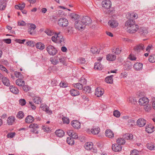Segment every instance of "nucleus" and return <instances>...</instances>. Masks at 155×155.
<instances>
[{"label":"nucleus","mask_w":155,"mask_h":155,"mask_svg":"<svg viewBox=\"0 0 155 155\" xmlns=\"http://www.w3.org/2000/svg\"><path fill=\"white\" fill-rule=\"evenodd\" d=\"M125 26L127 27V31L130 33L136 32L139 29V26L135 23V21L131 19L127 21L125 23Z\"/></svg>","instance_id":"f257e3e1"},{"label":"nucleus","mask_w":155,"mask_h":155,"mask_svg":"<svg viewBox=\"0 0 155 155\" xmlns=\"http://www.w3.org/2000/svg\"><path fill=\"white\" fill-rule=\"evenodd\" d=\"M51 40L55 43L61 44L64 45L65 43V39L60 32H55L54 36L51 37Z\"/></svg>","instance_id":"f03ea898"},{"label":"nucleus","mask_w":155,"mask_h":155,"mask_svg":"<svg viewBox=\"0 0 155 155\" xmlns=\"http://www.w3.org/2000/svg\"><path fill=\"white\" fill-rule=\"evenodd\" d=\"M48 54L50 55L54 56L58 52L56 48L51 45H48L46 48Z\"/></svg>","instance_id":"7ed1b4c3"},{"label":"nucleus","mask_w":155,"mask_h":155,"mask_svg":"<svg viewBox=\"0 0 155 155\" xmlns=\"http://www.w3.org/2000/svg\"><path fill=\"white\" fill-rule=\"evenodd\" d=\"M58 24L60 26L64 27L68 26V22L66 19L64 18H61L58 20Z\"/></svg>","instance_id":"20e7f679"},{"label":"nucleus","mask_w":155,"mask_h":155,"mask_svg":"<svg viewBox=\"0 0 155 155\" xmlns=\"http://www.w3.org/2000/svg\"><path fill=\"white\" fill-rule=\"evenodd\" d=\"M75 26L76 28L78 30L84 29L85 28V25L83 24L81 20H77L76 21L75 23Z\"/></svg>","instance_id":"39448f33"},{"label":"nucleus","mask_w":155,"mask_h":155,"mask_svg":"<svg viewBox=\"0 0 155 155\" xmlns=\"http://www.w3.org/2000/svg\"><path fill=\"white\" fill-rule=\"evenodd\" d=\"M81 20L83 24L85 25V27L86 25H89L92 23L91 18L87 16L83 17Z\"/></svg>","instance_id":"423d86ee"},{"label":"nucleus","mask_w":155,"mask_h":155,"mask_svg":"<svg viewBox=\"0 0 155 155\" xmlns=\"http://www.w3.org/2000/svg\"><path fill=\"white\" fill-rule=\"evenodd\" d=\"M101 5L103 7L108 10L111 6V3L109 0H104L102 2Z\"/></svg>","instance_id":"0eeeda50"},{"label":"nucleus","mask_w":155,"mask_h":155,"mask_svg":"<svg viewBox=\"0 0 155 155\" xmlns=\"http://www.w3.org/2000/svg\"><path fill=\"white\" fill-rule=\"evenodd\" d=\"M145 49V46L143 44H138L134 48V50L136 52L138 53L142 51H143Z\"/></svg>","instance_id":"6e6552de"},{"label":"nucleus","mask_w":155,"mask_h":155,"mask_svg":"<svg viewBox=\"0 0 155 155\" xmlns=\"http://www.w3.org/2000/svg\"><path fill=\"white\" fill-rule=\"evenodd\" d=\"M27 25L28 26V32L30 35H32L34 32V30L36 28V26L35 25L31 23H28Z\"/></svg>","instance_id":"1a4fd4ad"},{"label":"nucleus","mask_w":155,"mask_h":155,"mask_svg":"<svg viewBox=\"0 0 155 155\" xmlns=\"http://www.w3.org/2000/svg\"><path fill=\"white\" fill-rule=\"evenodd\" d=\"M29 127L33 129V130L32 131L34 133L36 134H38V129L39 128L38 125L35 123L31 124L29 125Z\"/></svg>","instance_id":"9d476101"},{"label":"nucleus","mask_w":155,"mask_h":155,"mask_svg":"<svg viewBox=\"0 0 155 155\" xmlns=\"http://www.w3.org/2000/svg\"><path fill=\"white\" fill-rule=\"evenodd\" d=\"M40 107L43 110L45 111L49 114L52 113V111L49 110V107L45 104H41L40 105Z\"/></svg>","instance_id":"9b49d317"},{"label":"nucleus","mask_w":155,"mask_h":155,"mask_svg":"<svg viewBox=\"0 0 155 155\" xmlns=\"http://www.w3.org/2000/svg\"><path fill=\"white\" fill-rule=\"evenodd\" d=\"M104 92V90L101 87H98L95 90V94L97 97H99L103 95Z\"/></svg>","instance_id":"f8f14e48"},{"label":"nucleus","mask_w":155,"mask_h":155,"mask_svg":"<svg viewBox=\"0 0 155 155\" xmlns=\"http://www.w3.org/2000/svg\"><path fill=\"white\" fill-rule=\"evenodd\" d=\"M112 149L115 152H118L121 151L122 149V147L121 145L117 144H113L112 145Z\"/></svg>","instance_id":"ddd939ff"},{"label":"nucleus","mask_w":155,"mask_h":155,"mask_svg":"<svg viewBox=\"0 0 155 155\" xmlns=\"http://www.w3.org/2000/svg\"><path fill=\"white\" fill-rule=\"evenodd\" d=\"M137 125L139 127H143L146 123V121L142 118L139 119L137 121Z\"/></svg>","instance_id":"4468645a"},{"label":"nucleus","mask_w":155,"mask_h":155,"mask_svg":"<svg viewBox=\"0 0 155 155\" xmlns=\"http://www.w3.org/2000/svg\"><path fill=\"white\" fill-rule=\"evenodd\" d=\"M148 100L146 97H143L140 98L139 101V103L141 105H145L148 103Z\"/></svg>","instance_id":"2eb2a0df"},{"label":"nucleus","mask_w":155,"mask_h":155,"mask_svg":"<svg viewBox=\"0 0 155 155\" xmlns=\"http://www.w3.org/2000/svg\"><path fill=\"white\" fill-rule=\"evenodd\" d=\"M109 25L112 28H115L117 27L118 23L117 21L114 20H110L108 22Z\"/></svg>","instance_id":"dca6fc26"},{"label":"nucleus","mask_w":155,"mask_h":155,"mask_svg":"<svg viewBox=\"0 0 155 155\" xmlns=\"http://www.w3.org/2000/svg\"><path fill=\"white\" fill-rule=\"evenodd\" d=\"M71 125L73 127L76 129H79L81 127L80 123L76 120L72 121L71 122Z\"/></svg>","instance_id":"f3484780"},{"label":"nucleus","mask_w":155,"mask_h":155,"mask_svg":"<svg viewBox=\"0 0 155 155\" xmlns=\"http://www.w3.org/2000/svg\"><path fill=\"white\" fill-rule=\"evenodd\" d=\"M139 32L143 35H146L148 34V31L147 28L144 27H140L139 29Z\"/></svg>","instance_id":"a211bd4d"},{"label":"nucleus","mask_w":155,"mask_h":155,"mask_svg":"<svg viewBox=\"0 0 155 155\" xmlns=\"http://www.w3.org/2000/svg\"><path fill=\"white\" fill-rule=\"evenodd\" d=\"M154 127L151 124H149L146 126V131L149 133H151L154 131Z\"/></svg>","instance_id":"6ab92c4d"},{"label":"nucleus","mask_w":155,"mask_h":155,"mask_svg":"<svg viewBox=\"0 0 155 155\" xmlns=\"http://www.w3.org/2000/svg\"><path fill=\"white\" fill-rule=\"evenodd\" d=\"M105 134L106 137L110 138H113L114 136V134L113 131L110 130H106Z\"/></svg>","instance_id":"aec40b11"},{"label":"nucleus","mask_w":155,"mask_h":155,"mask_svg":"<svg viewBox=\"0 0 155 155\" xmlns=\"http://www.w3.org/2000/svg\"><path fill=\"white\" fill-rule=\"evenodd\" d=\"M23 78H18L15 81L16 84L19 87H22L25 84V82L22 79Z\"/></svg>","instance_id":"412c9836"},{"label":"nucleus","mask_w":155,"mask_h":155,"mask_svg":"<svg viewBox=\"0 0 155 155\" xmlns=\"http://www.w3.org/2000/svg\"><path fill=\"white\" fill-rule=\"evenodd\" d=\"M143 64L141 63H136L134 66V68L135 70L139 71L142 70L143 68Z\"/></svg>","instance_id":"4be33fe9"},{"label":"nucleus","mask_w":155,"mask_h":155,"mask_svg":"<svg viewBox=\"0 0 155 155\" xmlns=\"http://www.w3.org/2000/svg\"><path fill=\"white\" fill-rule=\"evenodd\" d=\"M15 118L14 116H10L8 117L7 123L9 125H12L15 121Z\"/></svg>","instance_id":"5701e85b"},{"label":"nucleus","mask_w":155,"mask_h":155,"mask_svg":"<svg viewBox=\"0 0 155 155\" xmlns=\"http://www.w3.org/2000/svg\"><path fill=\"white\" fill-rule=\"evenodd\" d=\"M55 133L56 135L59 137H62L64 135V131L60 129L56 130Z\"/></svg>","instance_id":"b1692460"},{"label":"nucleus","mask_w":155,"mask_h":155,"mask_svg":"<svg viewBox=\"0 0 155 155\" xmlns=\"http://www.w3.org/2000/svg\"><path fill=\"white\" fill-rule=\"evenodd\" d=\"M93 144L92 142H88L86 143L84 145V147L87 150H90L93 148Z\"/></svg>","instance_id":"393cba45"},{"label":"nucleus","mask_w":155,"mask_h":155,"mask_svg":"<svg viewBox=\"0 0 155 155\" xmlns=\"http://www.w3.org/2000/svg\"><path fill=\"white\" fill-rule=\"evenodd\" d=\"M34 120V118L31 115H28L27 117L25 120L26 123H31Z\"/></svg>","instance_id":"a878e982"},{"label":"nucleus","mask_w":155,"mask_h":155,"mask_svg":"<svg viewBox=\"0 0 155 155\" xmlns=\"http://www.w3.org/2000/svg\"><path fill=\"white\" fill-rule=\"evenodd\" d=\"M10 89L11 91L15 94H18L19 92V90L18 89L13 86H11L10 87Z\"/></svg>","instance_id":"bb28decb"},{"label":"nucleus","mask_w":155,"mask_h":155,"mask_svg":"<svg viewBox=\"0 0 155 155\" xmlns=\"http://www.w3.org/2000/svg\"><path fill=\"white\" fill-rule=\"evenodd\" d=\"M106 59L109 61H113L116 59V56L114 54H109L106 56Z\"/></svg>","instance_id":"cd10ccee"},{"label":"nucleus","mask_w":155,"mask_h":155,"mask_svg":"<svg viewBox=\"0 0 155 155\" xmlns=\"http://www.w3.org/2000/svg\"><path fill=\"white\" fill-rule=\"evenodd\" d=\"M33 100L34 102L36 104H39L41 103L42 100L39 97L35 96L33 97Z\"/></svg>","instance_id":"c85d7f7f"},{"label":"nucleus","mask_w":155,"mask_h":155,"mask_svg":"<svg viewBox=\"0 0 155 155\" xmlns=\"http://www.w3.org/2000/svg\"><path fill=\"white\" fill-rule=\"evenodd\" d=\"M2 81L3 83L5 85L7 86H9L10 85L9 80L6 77H5L4 78H3Z\"/></svg>","instance_id":"c756f323"},{"label":"nucleus","mask_w":155,"mask_h":155,"mask_svg":"<svg viewBox=\"0 0 155 155\" xmlns=\"http://www.w3.org/2000/svg\"><path fill=\"white\" fill-rule=\"evenodd\" d=\"M103 68V65L99 62L95 63L94 64V68L96 70H101Z\"/></svg>","instance_id":"7c9ffc66"},{"label":"nucleus","mask_w":155,"mask_h":155,"mask_svg":"<svg viewBox=\"0 0 155 155\" xmlns=\"http://www.w3.org/2000/svg\"><path fill=\"white\" fill-rule=\"evenodd\" d=\"M124 67L125 70H130L132 68L131 63L130 61H127L124 65Z\"/></svg>","instance_id":"2f4dec72"},{"label":"nucleus","mask_w":155,"mask_h":155,"mask_svg":"<svg viewBox=\"0 0 155 155\" xmlns=\"http://www.w3.org/2000/svg\"><path fill=\"white\" fill-rule=\"evenodd\" d=\"M113 76H110L107 77L105 78V81L107 83L110 84H112L113 83Z\"/></svg>","instance_id":"473e14b6"},{"label":"nucleus","mask_w":155,"mask_h":155,"mask_svg":"<svg viewBox=\"0 0 155 155\" xmlns=\"http://www.w3.org/2000/svg\"><path fill=\"white\" fill-rule=\"evenodd\" d=\"M70 93L72 96H74L78 95L80 94V93L78 91L74 89H72L71 90Z\"/></svg>","instance_id":"72a5a7b5"},{"label":"nucleus","mask_w":155,"mask_h":155,"mask_svg":"<svg viewBox=\"0 0 155 155\" xmlns=\"http://www.w3.org/2000/svg\"><path fill=\"white\" fill-rule=\"evenodd\" d=\"M124 138L126 140H131L133 139V135L132 134L128 133L124 134Z\"/></svg>","instance_id":"f704fd0d"},{"label":"nucleus","mask_w":155,"mask_h":155,"mask_svg":"<svg viewBox=\"0 0 155 155\" xmlns=\"http://www.w3.org/2000/svg\"><path fill=\"white\" fill-rule=\"evenodd\" d=\"M25 4L24 3H22L21 4H19L18 5H16L15 6V8L17 9L23 10L25 8Z\"/></svg>","instance_id":"c9c22d12"},{"label":"nucleus","mask_w":155,"mask_h":155,"mask_svg":"<svg viewBox=\"0 0 155 155\" xmlns=\"http://www.w3.org/2000/svg\"><path fill=\"white\" fill-rule=\"evenodd\" d=\"M100 129L99 127L93 128L91 129V132L94 134H97L100 132Z\"/></svg>","instance_id":"e433bc0d"},{"label":"nucleus","mask_w":155,"mask_h":155,"mask_svg":"<svg viewBox=\"0 0 155 155\" xmlns=\"http://www.w3.org/2000/svg\"><path fill=\"white\" fill-rule=\"evenodd\" d=\"M37 48L40 50H43L45 48V45L41 42L37 43L36 44Z\"/></svg>","instance_id":"4c0bfd02"},{"label":"nucleus","mask_w":155,"mask_h":155,"mask_svg":"<svg viewBox=\"0 0 155 155\" xmlns=\"http://www.w3.org/2000/svg\"><path fill=\"white\" fill-rule=\"evenodd\" d=\"M117 144L120 145H124L125 143V141L124 139L121 138H118L117 140Z\"/></svg>","instance_id":"58836bf2"},{"label":"nucleus","mask_w":155,"mask_h":155,"mask_svg":"<svg viewBox=\"0 0 155 155\" xmlns=\"http://www.w3.org/2000/svg\"><path fill=\"white\" fill-rule=\"evenodd\" d=\"M67 143L70 145H74V141L73 138L71 137H68L67 139Z\"/></svg>","instance_id":"ea45409f"},{"label":"nucleus","mask_w":155,"mask_h":155,"mask_svg":"<svg viewBox=\"0 0 155 155\" xmlns=\"http://www.w3.org/2000/svg\"><path fill=\"white\" fill-rule=\"evenodd\" d=\"M70 16L71 18L75 20H77L79 18L80 16L79 15L75 13H72L71 14Z\"/></svg>","instance_id":"a19ab883"},{"label":"nucleus","mask_w":155,"mask_h":155,"mask_svg":"<svg viewBox=\"0 0 155 155\" xmlns=\"http://www.w3.org/2000/svg\"><path fill=\"white\" fill-rule=\"evenodd\" d=\"M91 51L93 54H98L100 51V49H98L96 47L92 48L91 49Z\"/></svg>","instance_id":"79ce46f5"},{"label":"nucleus","mask_w":155,"mask_h":155,"mask_svg":"<svg viewBox=\"0 0 155 155\" xmlns=\"http://www.w3.org/2000/svg\"><path fill=\"white\" fill-rule=\"evenodd\" d=\"M24 116V113L23 111H19L16 115V117L20 119L23 118Z\"/></svg>","instance_id":"37998d69"},{"label":"nucleus","mask_w":155,"mask_h":155,"mask_svg":"<svg viewBox=\"0 0 155 155\" xmlns=\"http://www.w3.org/2000/svg\"><path fill=\"white\" fill-rule=\"evenodd\" d=\"M74 86L79 90H81L83 88V84L79 83L74 84Z\"/></svg>","instance_id":"c03bdc74"},{"label":"nucleus","mask_w":155,"mask_h":155,"mask_svg":"<svg viewBox=\"0 0 155 155\" xmlns=\"http://www.w3.org/2000/svg\"><path fill=\"white\" fill-rule=\"evenodd\" d=\"M15 76L18 78H24L23 76L19 72L15 71L14 73Z\"/></svg>","instance_id":"a18cd8bd"},{"label":"nucleus","mask_w":155,"mask_h":155,"mask_svg":"<svg viewBox=\"0 0 155 155\" xmlns=\"http://www.w3.org/2000/svg\"><path fill=\"white\" fill-rule=\"evenodd\" d=\"M154 48L153 46L151 44L149 45L146 48V51L148 53L150 52L151 50H153Z\"/></svg>","instance_id":"49530a36"},{"label":"nucleus","mask_w":155,"mask_h":155,"mask_svg":"<svg viewBox=\"0 0 155 155\" xmlns=\"http://www.w3.org/2000/svg\"><path fill=\"white\" fill-rule=\"evenodd\" d=\"M148 60L150 62H155V54H152L149 57Z\"/></svg>","instance_id":"de8ad7c7"},{"label":"nucleus","mask_w":155,"mask_h":155,"mask_svg":"<svg viewBox=\"0 0 155 155\" xmlns=\"http://www.w3.org/2000/svg\"><path fill=\"white\" fill-rule=\"evenodd\" d=\"M44 32L48 36H51L53 35V32L51 30L48 29L45 30Z\"/></svg>","instance_id":"09e8293b"},{"label":"nucleus","mask_w":155,"mask_h":155,"mask_svg":"<svg viewBox=\"0 0 155 155\" xmlns=\"http://www.w3.org/2000/svg\"><path fill=\"white\" fill-rule=\"evenodd\" d=\"M6 7V4L2 1H0V9L3 10Z\"/></svg>","instance_id":"8fccbe9b"},{"label":"nucleus","mask_w":155,"mask_h":155,"mask_svg":"<svg viewBox=\"0 0 155 155\" xmlns=\"http://www.w3.org/2000/svg\"><path fill=\"white\" fill-rule=\"evenodd\" d=\"M91 91V88L88 86L85 87L84 89V92L86 93H90Z\"/></svg>","instance_id":"3c124183"},{"label":"nucleus","mask_w":155,"mask_h":155,"mask_svg":"<svg viewBox=\"0 0 155 155\" xmlns=\"http://www.w3.org/2000/svg\"><path fill=\"white\" fill-rule=\"evenodd\" d=\"M139 153L137 150L134 149L131 151L130 155H139Z\"/></svg>","instance_id":"603ef678"},{"label":"nucleus","mask_w":155,"mask_h":155,"mask_svg":"<svg viewBox=\"0 0 155 155\" xmlns=\"http://www.w3.org/2000/svg\"><path fill=\"white\" fill-rule=\"evenodd\" d=\"M23 90L25 92H27L29 91L30 89V87L27 85H25V84L24 85L22 86Z\"/></svg>","instance_id":"864d4df0"},{"label":"nucleus","mask_w":155,"mask_h":155,"mask_svg":"<svg viewBox=\"0 0 155 155\" xmlns=\"http://www.w3.org/2000/svg\"><path fill=\"white\" fill-rule=\"evenodd\" d=\"M62 120L64 124H68L70 122L69 119L68 117H63L62 118Z\"/></svg>","instance_id":"5fc2aeb1"},{"label":"nucleus","mask_w":155,"mask_h":155,"mask_svg":"<svg viewBox=\"0 0 155 155\" xmlns=\"http://www.w3.org/2000/svg\"><path fill=\"white\" fill-rule=\"evenodd\" d=\"M66 59V58L65 57H64L62 56H61L59 58V60L60 62L64 64L65 63V61Z\"/></svg>","instance_id":"6e6d98bb"},{"label":"nucleus","mask_w":155,"mask_h":155,"mask_svg":"<svg viewBox=\"0 0 155 155\" xmlns=\"http://www.w3.org/2000/svg\"><path fill=\"white\" fill-rule=\"evenodd\" d=\"M35 43L33 41H29L26 43V45L31 47L34 46Z\"/></svg>","instance_id":"4d7b16f0"},{"label":"nucleus","mask_w":155,"mask_h":155,"mask_svg":"<svg viewBox=\"0 0 155 155\" xmlns=\"http://www.w3.org/2000/svg\"><path fill=\"white\" fill-rule=\"evenodd\" d=\"M50 61L52 64L54 65H55L57 64L58 61L57 60L54 58H51Z\"/></svg>","instance_id":"13d9d810"},{"label":"nucleus","mask_w":155,"mask_h":155,"mask_svg":"<svg viewBox=\"0 0 155 155\" xmlns=\"http://www.w3.org/2000/svg\"><path fill=\"white\" fill-rule=\"evenodd\" d=\"M120 112L117 110H114L113 112V115L115 117H119L120 116Z\"/></svg>","instance_id":"bf43d9fd"},{"label":"nucleus","mask_w":155,"mask_h":155,"mask_svg":"<svg viewBox=\"0 0 155 155\" xmlns=\"http://www.w3.org/2000/svg\"><path fill=\"white\" fill-rule=\"evenodd\" d=\"M147 148L150 150H152L154 149L155 146L153 144H148L147 145Z\"/></svg>","instance_id":"052dcab7"},{"label":"nucleus","mask_w":155,"mask_h":155,"mask_svg":"<svg viewBox=\"0 0 155 155\" xmlns=\"http://www.w3.org/2000/svg\"><path fill=\"white\" fill-rule=\"evenodd\" d=\"M144 109L147 112H149L150 111L151 108V107L150 105H145L144 106Z\"/></svg>","instance_id":"680f3d73"},{"label":"nucleus","mask_w":155,"mask_h":155,"mask_svg":"<svg viewBox=\"0 0 155 155\" xmlns=\"http://www.w3.org/2000/svg\"><path fill=\"white\" fill-rule=\"evenodd\" d=\"M19 104L21 106L25 105L26 102L25 100L24 99H21L19 100Z\"/></svg>","instance_id":"e2e57ef3"},{"label":"nucleus","mask_w":155,"mask_h":155,"mask_svg":"<svg viewBox=\"0 0 155 155\" xmlns=\"http://www.w3.org/2000/svg\"><path fill=\"white\" fill-rule=\"evenodd\" d=\"M67 32L69 34H71L73 32V28L71 26H69L67 28Z\"/></svg>","instance_id":"0e129e2a"},{"label":"nucleus","mask_w":155,"mask_h":155,"mask_svg":"<svg viewBox=\"0 0 155 155\" xmlns=\"http://www.w3.org/2000/svg\"><path fill=\"white\" fill-rule=\"evenodd\" d=\"M128 58L131 61L135 60L136 59V58L135 57L133 54H131L130 55Z\"/></svg>","instance_id":"69168bd1"},{"label":"nucleus","mask_w":155,"mask_h":155,"mask_svg":"<svg viewBox=\"0 0 155 155\" xmlns=\"http://www.w3.org/2000/svg\"><path fill=\"white\" fill-rule=\"evenodd\" d=\"M42 129L44 131L48 132L50 130V128L48 127H47L46 126H44L42 127Z\"/></svg>","instance_id":"338daca9"},{"label":"nucleus","mask_w":155,"mask_h":155,"mask_svg":"<svg viewBox=\"0 0 155 155\" xmlns=\"http://www.w3.org/2000/svg\"><path fill=\"white\" fill-rule=\"evenodd\" d=\"M80 82L82 84H85L86 83V81L85 78L84 77H82L80 78Z\"/></svg>","instance_id":"774afa93"}]
</instances>
